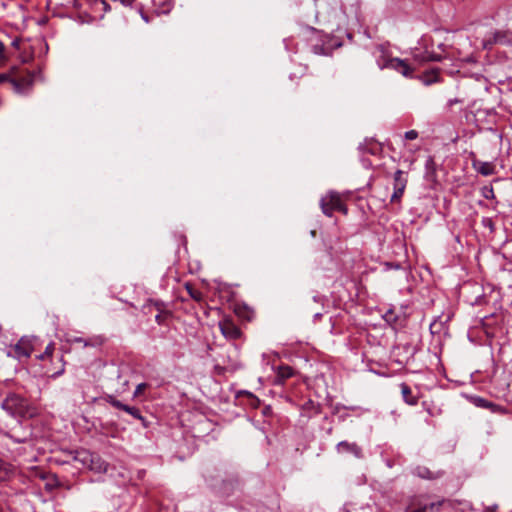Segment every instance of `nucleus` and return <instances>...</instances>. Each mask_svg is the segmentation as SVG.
Masks as SVG:
<instances>
[{"label": "nucleus", "mask_w": 512, "mask_h": 512, "mask_svg": "<svg viewBox=\"0 0 512 512\" xmlns=\"http://www.w3.org/2000/svg\"><path fill=\"white\" fill-rule=\"evenodd\" d=\"M34 76L33 72L14 66L7 73H0V84L10 83L16 93L25 94L31 90Z\"/></svg>", "instance_id": "f257e3e1"}, {"label": "nucleus", "mask_w": 512, "mask_h": 512, "mask_svg": "<svg viewBox=\"0 0 512 512\" xmlns=\"http://www.w3.org/2000/svg\"><path fill=\"white\" fill-rule=\"evenodd\" d=\"M2 408L13 417L24 418L29 415L28 400L15 393L7 395L2 402Z\"/></svg>", "instance_id": "f03ea898"}, {"label": "nucleus", "mask_w": 512, "mask_h": 512, "mask_svg": "<svg viewBox=\"0 0 512 512\" xmlns=\"http://www.w3.org/2000/svg\"><path fill=\"white\" fill-rule=\"evenodd\" d=\"M320 207L322 212L331 217L334 211H339L343 214H347V206L343 203L340 195L337 192L330 191L320 199Z\"/></svg>", "instance_id": "7ed1b4c3"}, {"label": "nucleus", "mask_w": 512, "mask_h": 512, "mask_svg": "<svg viewBox=\"0 0 512 512\" xmlns=\"http://www.w3.org/2000/svg\"><path fill=\"white\" fill-rule=\"evenodd\" d=\"M377 64L380 69H393L405 77H412L413 74V68L407 63L406 60L400 58H383V60L378 59Z\"/></svg>", "instance_id": "20e7f679"}, {"label": "nucleus", "mask_w": 512, "mask_h": 512, "mask_svg": "<svg viewBox=\"0 0 512 512\" xmlns=\"http://www.w3.org/2000/svg\"><path fill=\"white\" fill-rule=\"evenodd\" d=\"M107 402L116 409L122 410L127 414L131 415L134 419L141 421L144 428L148 427V422L142 416L139 408L135 406H129L127 404L122 403L120 400L116 399L113 396H109Z\"/></svg>", "instance_id": "39448f33"}, {"label": "nucleus", "mask_w": 512, "mask_h": 512, "mask_svg": "<svg viewBox=\"0 0 512 512\" xmlns=\"http://www.w3.org/2000/svg\"><path fill=\"white\" fill-rule=\"evenodd\" d=\"M219 328L222 335L228 340H237L242 335L240 328L231 319H223L220 321Z\"/></svg>", "instance_id": "423d86ee"}, {"label": "nucleus", "mask_w": 512, "mask_h": 512, "mask_svg": "<svg viewBox=\"0 0 512 512\" xmlns=\"http://www.w3.org/2000/svg\"><path fill=\"white\" fill-rule=\"evenodd\" d=\"M384 321L394 329L403 328L406 325V316L403 312H397L394 308L388 309L383 315Z\"/></svg>", "instance_id": "0eeeda50"}, {"label": "nucleus", "mask_w": 512, "mask_h": 512, "mask_svg": "<svg viewBox=\"0 0 512 512\" xmlns=\"http://www.w3.org/2000/svg\"><path fill=\"white\" fill-rule=\"evenodd\" d=\"M13 351L18 359L29 358L33 351L32 341L22 337L13 347Z\"/></svg>", "instance_id": "6e6552de"}, {"label": "nucleus", "mask_w": 512, "mask_h": 512, "mask_svg": "<svg viewBox=\"0 0 512 512\" xmlns=\"http://www.w3.org/2000/svg\"><path fill=\"white\" fill-rule=\"evenodd\" d=\"M336 451L340 454L349 453L360 459L363 457L362 448L355 442L341 441L336 445Z\"/></svg>", "instance_id": "1a4fd4ad"}, {"label": "nucleus", "mask_w": 512, "mask_h": 512, "mask_svg": "<svg viewBox=\"0 0 512 512\" xmlns=\"http://www.w3.org/2000/svg\"><path fill=\"white\" fill-rule=\"evenodd\" d=\"M294 370L288 365H280L277 367L274 380L275 385H283L285 381L294 375Z\"/></svg>", "instance_id": "9d476101"}, {"label": "nucleus", "mask_w": 512, "mask_h": 512, "mask_svg": "<svg viewBox=\"0 0 512 512\" xmlns=\"http://www.w3.org/2000/svg\"><path fill=\"white\" fill-rule=\"evenodd\" d=\"M302 415L311 418L321 413V405L313 400H307L301 407Z\"/></svg>", "instance_id": "9b49d317"}, {"label": "nucleus", "mask_w": 512, "mask_h": 512, "mask_svg": "<svg viewBox=\"0 0 512 512\" xmlns=\"http://www.w3.org/2000/svg\"><path fill=\"white\" fill-rule=\"evenodd\" d=\"M240 488V479L237 476H233L223 481L221 490L227 496L232 495Z\"/></svg>", "instance_id": "f8f14e48"}, {"label": "nucleus", "mask_w": 512, "mask_h": 512, "mask_svg": "<svg viewBox=\"0 0 512 512\" xmlns=\"http://www.w3.org/2000/svg\"><path fill=\"white\" fill-rule=\"evenodd\" d=\"M510 43H512V39L507 32L496 31L492 34V37L486 41L485 47H487L488 45H493V44H510Z\"/></svg>", "instance_id": "ddd939ff"}, {"label": "nucleus", "mask_w": 512, "mask_h": 512, "mask_svg": "<svg viewBox=\"0 0 512 512\" xmlns=\"http://www.w3.org/2000/svg\"><path fill=\"white\" fill-rule=\"evenodd\" d=\"M413 474L422 479L433 480L442 476L440 472H433L425 466H417L413 470Z\"/></svg>", "instance_id": "4468645a"}, {"label": "nucleus", "mask_w": 512, "mask_h": 512, "mask_svg": "<svg viewBox=\"0 0 512 512\" xmlns=\"http://www.w3.org/2000/svg\"><path fill=\"white\" fill-rule=\"evenodd\" d=\"M399 386L404 402L408 405H416L418 403V397L413 395L410 386L405 382H402Z\"/></svg>", "instance_id": "2eb2a0df"}, {"label": "nucleus", "mask_w": 512, "mask_h": 512, "mask_svg": "<svg viewBox=\"0 0 512 512\" xmlns=\"http://www.w3.org/2000/svg\"><path fill=\"white\" fill-rule=\"evenodd\" d=\"M475 404L478 407L490 409L494 413H505V409L503 407L481 397H477L475 399Z\"/></svg>", "instance_id": "dca6fc26"}, {"label": "nucleus", "mask_w": 512, "mask_h": 512, "mask_svg": "<svg viewBox=\"0 0 512 512\" xmlns=\"http://www.w3.org/2000/svg\"><path fill=\"white\" fill-rule=\"evenodd\" d=\"M474 169L483 176H489L494 173V167L489 162L473 160Z\"/></svg>", "instance_id": "f3484780"}, {"label": "nucleus", "mask_w": 512, "mask_h": 512, "mask_svg": "<svg viewBox=\"0 0 512 512\" xmlns=\"http://www.w3.org/2000/svg\"><path fill=\"white\" fill-rule=\"evenodd\" d=\"M157 14H167L172 9V0H152Z\"/></svg>", "instance_id": "a211bd4d"}, {"label": "nucleus", "mask_w": 512, "mask_h": 512, "mask_svg": "<svg viewBox=\"0 0 512 512\" xmlns=\"http://www.w3.org/2000/svg\"><path fill=\"white\" fill-rule=\"evenodd\" d=\"M359 149L372 155H376L381 151L380 144L372 140L360 144Z\"/></svg>", "instance_id": "6ab92c4d"}, {"label": "nucleus", "mask_w": 512, "mask_h": 512, "mask_svg": "<svg viewBox=\"0 0 512 512\" xmlns=\"http://www.w3.org/2000/svg\"><path fill=\"white\" fill-rule=\"evenodd\" d=\"M415 58L419 61L424 62H440L442 60V56L433 52L424 51L420 54H415Z\"/></svg>", "instance_id": "aec40b11"}, {"label": "nucleus", "mask_w": 512, "mask_h": 512, "mask_svg": "<svg viewBox=\"0 0 512 512\" xmlns=\"http://www.w3.org/2000/svg\"><path fill=\"white\" fill-rule=\"evenodd\" d=\"M393 180H394L393 188L394 187H405L406 188L407 182H408L407 173L398 169L394 173Z\"/></svg>", "instance_id": "412c9836"}, {"label": "nucleus", "mask_w": 512, "mask_h": 512, "mask_svg": "<svg viewBox=\"0 0 512 512\" xmlns=\"http://www.w3.org/2000/svg\"><path fill=\"white\" fill-rule=\"evenodd\" d=\"M422 81L425 85H431L433 83L438 82L439 81V70L432 69V70L424 72L422 75Z\"/></svg>", "instance_id": "4be33fe9"}, {"label": "nucleus", "mask_w": 512, "mask_h": 512, "mask_svg": "<svg viewBox=\"0 0 512 512\" xmlns=\"http://www.w3.org/2000/svg\"><path fill=\"white\" fill-rule=\"evenodd\" d=\"M185 289L188 292L189 296L195 300L196 302H202L204 297L201 291L194 288L191 283L185 284Z\"/></svg>", "instance_id": "5701e85b"}, {"label": "nucleus", "mask_w": 512, "mask_h": 512, "mask_svg": "<svg viewBox=\"0 0 512 512\" xmlns=\"http://www.w3.org/2000/svg\"><path fill=\"white\" fill-rule=\"evenodd\" d=\"M171 317H172L171 311L166 310L164 312L157 313V315L155 316V321L159 325H166L167 324V320H169Z\"/></svg>", "instance_id": "b1692460"}, {"label": "nucleus", "mask_w": 512, "mask_h": 512, "mask_svg": "<svg viewBox=\"0 0 512 512\" xmlns=\"http://www.w3.org/2000/svg\"><path fill=\"white\" fill-rule=\"evenodd\" d=\"M10 469L7 465L0 461V483L5 482L9 479Z\"/></svg>", "instance_id": "393cba45"}, {"label": "nucleus", "mask_w": 512, "mask_h": 512, "mask_svg": "<svg viewBox=\"0 0 512 512\" xmlns=\"http://www.w3.org/2000/svg\"><path fill=\"white\" fill-rule=\"evenodd\" d=\"M394 192L391 196V202H398L400 201L401 197L403 196L404 194V191H405V187H394Z\"/></svg>", "instance_id": "a878e982"}, {"label": "nucleus", "mask_w": 512, "mask_h": 512, "mask_svg": "<svg viewBox=\"0 0 512 512\" xmlns=\"http://www.w3.org/2000/svg\"><path fill=\"white\" fill-rule=\"evenodd\" d=\"M237 313H238L241 317H243V318L247 319L248 321H250V320L253 318V316H254V311H253V310H251V309H250V308H248V307H244V308H243V311L239 308V309L237 310Z\"/></svg>", "instance_id": "bb28decb"}, {"label": "nucleus", "mask_w": 512, "mask_h": 512, "mask_svg": "<svg viewBox=\"0 0 512 512\" xmlns=\"http://www.w3.org/2000/svg\"><path fill=\"white\" fill-rule=\"evenodd\" d=\"M149 306H152L158 313L164 312L167 309L165 308V304L162 301H150Z\"/></svg>", "instance_id": "cd10ccee"}, {"label": "nucleus", "mask_w": 512, "mask_h": 512, "mask_svg": "<svg viewBox=\"0 0 512 512\" xmlns=\"http://www.w3.org/2000/svg\"><path fill=\"white\" fill-rule=\"evenodd\" d=\"M53 351H54V344L50 343L47 345L44 353L39 355L38 358L41 360H44L45 358L50 357L52 355Z\"/></svg>", "instance_id": "c85d7f7f"}, {"label": "nucleus", "mask_w": 512, "mask_h": 512, "mask_svg": "<svg viewBox=\"0 0 512 512\" xmlns=\"http://www.w3.org/2000/svg\"><path fill=\"white\" fill-rule=\"evenodd\" d=\"M7 436L12 439L14 442L16 443H26L29 441L30 439V436H23V437H19V436H16L12 433H8Z\"/></svg>", "instance_id": "c756f323"}, {"label": "nucleus", "mask_w": 512, "mask_h": 512, "mask_svg": "<svg viewBox=\"0 0 512 512\" xmlns=\"http://www.w3.org/2000/svg\"><path fill=\"white\" fill-rule=\"evenodd\" d=\"M482 225L493 232L495 230L494 221L491 218L485 217L482 219Z\"/></svg>", "instance_id": "7c9ffc66"}, {"label": "nucleus", "mask_w": 512, "mask_h": 512, "mask_svg": "<svg viewBox=\"0 0 512 512\" xmlns=\"http://www.w3.org/2000/svg\"><path fill=\"white\" fill-rule=\"evenodd\" d=\"M320 31L311 27V26H308V25H305L302 27V34L304 35H308V34H319Z\"/></svg>", "instance_id": "2f4dec72"}, {"label": "nucleus", "mask_w": 512, "mask_h": 512, "mask_svg": "<svg viewBox=\"0 0 512 512\" xmlns=\"http://www.w3.org/2000/svg\"><path fill=\"white\" fill-rule=\"evenodd\" d=\"M148 387L147 383H140L136 386V389L133 393L134 397H138L142 392Z\"/></svg>", "instance_id": "473e14b6"}, {"label": "nucleus", "mask_w": 512, "mask_h": 512, "mask_svg": "<svg viewBox=\"0 0 512 512\" xmlns=\"http://www.w3.org/2000/svg\"><path fill=\"white\" fill-rule=\"evenodd\" d=\"M404 137L406 140H414L418 137V132L416 130H409L405 132Z\"/></svg>", "instance_id": "72a5a7b5"}, {"label": "nucleus", "mask_w": 512, "mask_h": 512, "mask_svg": "<svg viewBox=\"0 0 512 512\" xmlns=\"http://www.w3.org/2000/svg\"><path fill=\"white\" fill-rule=\"evenodd\" d=\"M483 196L486 198V199H492L494 198V191H493V188H485L484 191H483Z\"/></svg>", "instance_id": "f704fd0d"}, {"label": "nucleus", "mask_w": 512, "mask_h": 512, "mask_svg": "<svg viewBox=\"0 0 512 512\" xmlns=\"http://www.w3.org/2000/svg\"><path fill=\"white\" fill-rule=\"evenodd\" d=\"M0 59H5V45L0 41Z\"/></svg>", "instance_id": "c9c22d12"}, {"label": "nucleus", "mask_w": 512, "mask_h": 512, "mask_svg": "<svg viewBox=\"0 0 512 512\" xmlns=\"http://www.w3.org/2000/svg\"><path fill=\"white\" fill-rule=\"evenodd\" d=\"M312 50H313V52H314L315 54H321V53H323V51H324L323 47H320V46H318V45H314V46L312 47Z\"/></svg>", "instance_id": "e433bc0d"}, {"label": "nucleus", "mask_w": 512, "mask_h": 512, "mask_svg": "<svg viewBox=\"0 0 512 512\" xmlns=\"http://www.w3.org/2000/svg\"><path fill=\"white\" fill-rule=\"evenodd\" d=\"M63 372H64V364H62V365H61V368H60L58 371L54 372L51 376H52L53 378H56V377H58V376L62 375V374H63Z\"/></svg>", "instance_id": "4c0bfd02"}, {"label": "nucleus", "mask_w": 512, "mask_h": 512, "mask_svg": "<svg viewBox=\"0 0 512 512\" xmlns=\"http://www.w3.org/2000/svg\"><path fill=\"white\" fill-rule=\"evenodd\" d=\"M426 511H427V507L426 506L419 507V508L412 509V510H407V512H426Z\"/></svg>", "instance_id": "58836bf2"}, {"label": "nucleus", "mask_w": 512, "mask_h": 512, "mask_svg": "<svg viewBox=\"0 0 512 512\" xmlns=\"http://www.w3.org/2000/svg\"><path fill=\"white\" fill-rule=\"evenodd\" d=\"M74 341H75V342H79V343H83V344H84V346H89V345H91L88 341H86V340H84L83 338H80V337L75 338V340H74Z\"/></svg>", "instance_id": "ea45409f"}, {"label": "nucleus", "mask_w": 512, "mask_h": 512, "mask_svg": "<svg viewBox=\"0 0 512 512\" xmlns=\"http://www.w3.org/2000/svg\"><path fill=\"white\" fill-rule=\"evenodd\" d=\"M11 45H12L14 48H16V49H19V46H20V39H19V38H15V39L12 41Z\"/></svg>", "instance_id": "a19ab883"}, {"label": "nucleus", "mask_w": 512, "mask_h": 512, "mask_svg": "<svg viewBox=\"0 0 512 512\" xmlns=\"http://www.w3.org/2000/svg\"><path fill=\"white\" fill-rule=\"evenodd\" d=\"M313 300H314L315 302H317V303H322V302H323V300H324V296L315 295V296L313 297Z\"/></svg>", "instance_id": "79ce46f5"}, {"label": "nucleus", "mask_w": 512, "mask_h": 512, "mask_svg": "<svg viewBox=\"0 0 512 512\" xmlns=\"http://www.w3.org/2000/svg\"><path fill=\"white\" fill-rule=\"evenodd\" d=\"M459 102H460V101H459L457 98H455V99H450V100L448 101V106H449V107H451L452 105H454V104H456V103H459Z\"/></svg>", "instance_id": "37998d69"}, {"label": "nucleus", "mask_w": 512, "mask_h": 512, "mask_svg": "<svg viewBox=\"0 0 512 512\" xmlns=\"http://www.w3.org/2000/svg\"><path fill=\"white\" fill-rule=\"evenodd\" d=\"M102 4H103V9H104V11H109V10H110V6L107 4V2H106V1H104V0H103V1H102Z\"/></svg>", "instance_id": "c03bdc74"}, {"label": "nucleus", "mask_w": 512, "mask_h": 512, "mask_svg": "<svg viewBox=\"0 0 512 512\" xmlns=\"http://www.w3.org/2000/svg\"><path fill=\"white\" fill-rule=\"evenodd\" d=\"M321 318H322V313H316V314L314 315V320H315V321H318V320H320Z\"/></svg>", "instance_id": "a18cd8bd"}, {"label": "nucleus", "mask_w": 512, "mask_h": 512, "mask_svg": "<svg viewBox=\"0 0 512 512\" xmlns=\"http://www.w3.org/2000/svg\"><path fill=\"white\" fill-rule=\"evenodd\" d=\"M270 412H271V408H270L269 406H268V407H266V408L264 409V411H263V413H264L265 415H268Z\"/></svg>", "instance_id": "49530a36"}, {"label": "nucleus", "mask_w": 512, "mask_h": 512, "mask_svg": "<svg viewBox=\"0 0 512 512\" xmlns=\"http://www.w3.org/2000/svg\"><path fill=\"white\" fill-rule=\"evenodd\" d=\"M429 164H433V159H432V158H429V159H428V161H427V166H428Z\"/></svg>", "instance_id": "de8ad7c7"}, {"label": "nucleus", "mask_w": 512, "mask_h": 512, "mask_svg": "<svg viewBox=\"0 0 512 512\" xmlns=\"http://www.w3.org/2000/svg\"><path fill=\"white\" fill-rule=\"evenodd\" d=\"M141 16H142V19H144L146 22H148L147 16H145L143 13L141 14Z\"/></svg>", "instance_id": "09e8293b"}, {"label": "nucleus", "mask_w": 512, "mask_h": 512, "mask_svg": "<svg viewBox=\"0 0 512 512\" xmlns=\"http://www.w3.org/2000/svg\"><path fill=\"white\" fill-rule=\"evenodd\" d=\"M484 512H492L491 508H487Z\"/></svg>", "instance_id": "8fccbe9b"}]
</instances>
